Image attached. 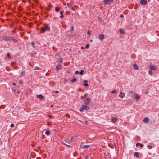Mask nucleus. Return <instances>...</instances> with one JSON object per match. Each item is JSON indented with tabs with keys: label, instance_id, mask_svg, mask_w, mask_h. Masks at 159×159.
<instances>
[{
	"label": "nucleus",
	"instance_id": "obj_49",
	"mask_svg": "<svg viewBox=\"0 0 159 159\" xmlns=\"http://www.w3.org/2000/svg\"><path fill=\"white\" fill-rule=\"evenodd\" d=\"M55 92H56V93H59V91H55Z\"/></svg>",
	"mask_w": 159,
	"mask_h": 159
},
{
	"label": "nucleus",
	"instance_id": "obj_32",
	"mask_svg": "<svg viewBox=\"0 0 159 159\" xmlns=\"http://www.w3.org/2000/svg\"><path fill=\"white\" fill-rule=\"evenodd\" d=\"M7 57L9 58H10V54L9 53H8L7 54Z\"/></svg>",
	"mask_w": 159,
	"mask_h": 159
},
{
	"label": "nucleus",
	"instance_id": "obj_40",
	"mask_svg": "<svg viewBox=\"0 0 159 159\" xmlns=\"http://www.w3.org/2000/svg\"><path fill=\"white\" fill-rule=\"evenodd\" d=\"M9 38H10V39H11L13 40L15 39L14 38H13V37H10Z\"/></svg>",
	"mask_w": 159,
	"mask_h": 159
},
{
	"label": "nucleus",
	"instance_id": "obj_50",
	"mask_svg": "<svg viewBox=\"0 0 159 159\" xmlns=\"http://www.w3.org/2000/svg\"><path fill=\"white\" fill-rule=\"evenodd\" d=\"M34 42H32L31 43V44L32 45H34Z\"/></svg>",
	"mask_w": 159,
	"mask_h": 159
},
{
	"label": "nucleus",
	"instance_id": "obj_10",
	"mask_svg": "<svg viewBox=\"0 0 159 159\" xmlns=\"http://www.w3.org/2000/svg\"><path fill=\"white\" fill-rule=\"evenodd\" d=\"M125 94L124 93L121 91L120 92L119 96L121 98H124L125 96Z\"/></svg>",
	"mask_w": 159,
	"mask_h": 159
},
{
	"label": "nucleus",
	"instance_id": "obj_33",
	"mask_svg": "<svg viewBox=\"0 0 159 159\" xmlns=\"http://www.w3.org/2000/svg\"><path fill=\"white\" fill-rule=\"evenodd\" d=\"M116 90H113L111 92V93H115L116 92Z\"/></svg>",
	"mask_w": 159,
	"mask_h": 159
},
{
	"label": "nucleus",
	"instance_id": "obj_48",
	"mask_svg": "<svg viewBox=\"0 0 159 159\" xmlns=\"http://www.w3.org/2000/svg\"><path fill=\"white\" fill-rule=\"evenodd\" d=\"M13 85L15 86L16 85V84L15 83H13L12 84Z\"/></svg>",
	"mask_w": 159,
	"mask_h": 159
},
{
	"label": "nucleus",
	"instance_id": "obj_28",
	"mask_svg": "<svg viewBox=\"0 0 159 159\" xmlns=\"http://www.w3.org/2000/svg\"><path fill=\"white\" fill-rule=\"evenodd\" d=\"M55 10L56 12H58L59 11V9L58 7H57L55 8Z\"/></svg>",
	"mask_w": 159,
	"mask_h": 159
},
{
	"label": "nucleus",
	"instance_id": "obj_51",
	"mask_svg": "<svg viewBox=\"0 0 159 159\" xmlns=\"http://www.w3.org/2000/svg\"><path fill=\"white\" fill-rule=\"evenodd\" d=\"M87 80H84V83H87Z\"/></svg>",
	"mask_w": 159,
	"mask_h": 159
},
{
	"label": "nucleus",
	"instance_id": "obj_15",
	"mask_svg": "<svg viewBox=\"0 0 159 159\" xmlns=\"http://www.w3.org/2000/svg\"><path fill=\"white\" fill-rule=\"evenodd\" d=\"M129 93H131L132 95V97H133L135 95V94H136V93H135L134 92L132 91H129Z\"/></svg>",
	"mask_w": 159,
	"mask_h": 159
},
{
	"label": "nucleus",
	"instance_id": "obj_18",
	"mask_svg": "<svg viewBox=\"0 0 159 159\" xmlns=\"http://www.w3.org/2000/svg\"><path fill=\"white\" fill-rule=\"evenodd\" d=\"M133 67L134 68V69H138V68L137 65L136 64H134L133 65Z\"/></svg>",
	"mask_w": 159,
	"mask_h": 159
},
{
	"label": "nucleus",
	"instance_id": "obj_52",
	"mask_svg": "<svg viewBox=\"0 0 159 159\" xmlns=\"http://www.w3.org/2000/svg\"><path fill=\"white\" fill-rule=\"evenodd\" d=\"M69 13H70L69 12H66V14H69Z\"/></svg>",
	"mask_w": 159,
	"mask_h": 159
},
{
	"label": "nucleus",
	"instance_id": "obj_64",
	"mask_svg": "<svg viewBox=\"0 0 159 159\" xmlns=\"http://www.w3.org/2000/svg\"><path fill=\"white\" fill-rule=\"evenodd\" d=\"M29 158H30V159H31L30 157Z\"/></svg>",
	"mask_w": 159,
	"mask_h": 159
},
{
	"label": "nucleus",
	"instance_id": "obj_26",
	"mask_svg": "<svg viewBox=\"0 0 159 159\" xmlns=\"http://www.w3.org/2000/svg\"><path fill=\"white\" fill-rule=\"evenodd\" d=\"M25 75V71H22L21 73V76H23Z\"/></svg>",
	"mask_w": 159,
	"mask_h": 159
},
{
	"label": "nucleus",
	"instance_id": "obj_47",
	"mask_svg": "<svg viewBox=\"0 0 159 159\" xmlns=\"http://www.w3.org/2000/svg\"><path fill=\"white\" fill-rule=\"evenodd\" d=\"M139 144V143H137L136 144V146H137Z\"/></svg>",
	"mask_w": 159,
	"mask_h": 159
},
{
	"label": "nucleus",
	"instance_id": "obj_17",
	"mask_svg": "<svg viewBox=\"0 0 159 159\" xmlns=\"http://www.w3.org/2000/svg\"><path fill=\"white\" fill-rule=\"evenodd\" d=\"M77 135H73V136H72L71 137V139H70V140H71V141H72L75 139V138H76V137H77Z\"/></svg>",
	"mask_w": 159,
	"mask_h": 159
},
{
	"label": "nucleus",
	"instance_id": "obj_38",
	"mask_svg": "<svg viewBox=\"0 0 159 159\" xmlns=\"http://www.w3.org/2000/svg\"><path fill=\"white\" fill-rule=\"evenodd\" d=\"M148 148L149 149H151L152 148V147L151 146L149 145L148 146Z\"/></svg>",
	"mask_w": 159,
	"mask_h": 159
},
{
	"label": "nucleus",
	"instance_id": "obj_56",
	"mask_svg": "<svg viewBox=\"0 0 159 159\" xmlns=\"http://www.w3.org/2000/svg\"><path fill=\"white\" fill-rule=\"evenodd\" d=\"M49 117H50V118H52V116L50 115V116H49Z\"/></svg>",
	"mask_w": 159,
	"mask_h": 159
},
{
	"label": "nucleus",
	"instance_id": "obj_55",
	"mask_svg": "<svg viewBox=\"0 0 159 159\" xmlns=\"http://www.w3.org/2000/svg\"><path fill=\"white\" fill-rule=\"evenodd\" d=\"M19 83H22V80H20L19 82Z\"/></svg>",
	"mask_w": 159,
	"mask_h": 159
},
{
	"label": "nucleus",
	"instance_id": "obj_42",
	"mask_svg": "<svg viewBox=\"0 0 159 159\" xmlns=\"http://www.w3.org/2000/svg\"><path fill=\"white\" fill-rule=\"evenodd\" d=\"M79 73V72L78 71H75V73L76 74H78Z\"/></svg>",
	"mask_w": 159,
	"mask_h": 159
},
{
	"label": "nucleus",
	"instance_id": "obj_53",
	"mask_svg": "<svg viewBox=\"0 0 159 159\" xmlns=\"http://www.w3.org/2000/svg\"><path fill=\"white\" fill-rule=\"evenodd\" d=\"M73 27L72 26V28L71 29V31H73Z\"/></svg>",
	"mask_w": 159,
	"mask_h": 159
},
{
	"label": "nucleus",
	"instance_id": "obj_4",
	"mask_svg": "<svg viewBox=\"0 0 159 159\" xmlns=\"http://www.w3.org/2000/svg\"><path fill=\"white\" fill-rule=\"evenodd\" d=\"M114 0H103L105 5H109Z\"/></svg>",
	"mask_w": 159,
	"mask_h": 159
},
{
	"label": "nucleus",
	"instance_id": "obj_5",
	"mask_svg": "<svg viewBox=\"0 0 159 159\" xmlns=\"http://www.w3.org/2000/svg\"><path fill=\"white\" fill-rule=\"evenodd\" d=\"M118 120L116 117H113L111 118V121L114 124L116 123Z\"/></svg>",
	"mask_w": 159,
	"mask_h": 159
},
{
	"label": "nucleus",
	"instance_id": "obj_34",
	"mask_svg": "<svg viewBox=\"0 0 159 159\" xmlns=\"http://www.w3.org/2000/svg\"><path fill=\"white\" fill-rule=\"evenodd\" d=\"M89 44H87L86 45L85 48H89Z\"/></svg>",
	"mask_w": 159,
	"mask_h": 159
},
{
	"label": "nucleus",
	"instance_id": "obj_58",
	"mask_svg": "<svg viewBox=\"0 0 159 159\" xmlns=\"http://www.w3.org/2000/svg\"><path fill=\"white\" fill-rule=\"evenodd\" d=\"M53 107V106L52 105H51V106H50V107L52 108V107Z\"/></svg>",
	"mask_w": 159,
	"mask_h": 159
},
{
	"label": "nucleus",
	"instance_id": "obj_39",
	"mask_svg": "<svg viewBox=\"0 0 159 159\" xmlns=\"http://www.w3.org/2000/svg\"><path fill=\"white\" fill-rule=\"evenodd\" d=\"M64 17V16L63 15H61L60 16V17L61 18H63Z\"/></svg>",
	"mask_w": 159,
	"mask_h": 159
},
{
	"label": "nucleus",
	"instance_id": "obj_43",
	"mask_svg": "<svg viewBox=\"0 0 159 159\" xmlns=\"http://www.w3.org/2000/svg\"><path fill=\"white\" fill-rule=\"evenodd\" d=\"M120 17L121 18L123 17H124V15L123 14L120 15Z\"/></svg>",
	"mask_w": 159,
	"mask_h": 159
},
{
	"label": "nucleus",
	"instance_id": "obj_13",
	"mask_svg": "<svg viewBox=\"0 0 159 159\" xmlns=\"http://www.w3.org/2000/svg\"><path fill=\"white\" fill-rule=\"evenodd\" d=\"M134 156H136L137 158H138L139 157V154L137 152H135L134 153Z\"/></svg>",
	"mask_w": 159,
	"mask_h": 159
},
{
	"label": "nucleus",
	"instance_id": "obj_21",
	"mask_svg": "<svg viewBox=\"0 0 159 159\" xmlns=\"http://www.w3.org/2000/svg\"><path fill=\"white\" fill-rule=\"evenodd\" d=\"M77 80L76 78H74L73 79L71 80V82L72 83H74L75 82L77 81Z\"/></svg>",
	"mask_w": 159,
	"mask_h": 159
},
{
	"label": "nucleus",
	"instance_id": "obj_60",
	"mask_svg": "<svg viewBox=\"0 0 159 159\" xmlns=\"http://www.w3.org/2000/svg\"><path fill=\"white\" fill-rule=\"evenodd\" d=\"M81 48L82 49H84V47H81Z\"/></svg>",
	"mask_w": 159,
	"mask_h": 159
},
{
	"label": "nucleus",
	"instance_id": "obj_46",
	"mask_svg": "<svg viewBox=\"0 0 159 159\" xmlns=\"http://www.w3.org/2000/svg\"><path fill=\"white\" fill-rule=\"evenodd\" d=\"M139 146H140V147H142L143 146V145L141 143H139Z\"/></svg>",
	"mask_w": 159,
	"mask_h": 159
},
{
	"label": "nucleus",
	"instance_id": "obj_24",
	"mask_svg": "<svg viewBox=\"0 0 159 159\" xmlns=\"http://www.w3.org/2000/svg\"><path fill=\"white\" fill-rule=\"evenodd\" d=\"M67 6L70 9H71V8L72 7V5L71 4H70L69 3H67Z\"/></svg>",
	"mask_w": 159,
	"mask_h": 159
},
{
	"label": "nucleus",
	"instance_id": "obj_57",
	"mask_svg": "<svg viewBox=\"0 0 159 159\" xmlns=\"http://www.w3.org/2000/svg\"><path fill=\"white\" fill-rule=\"evenodd\" d=\"M85 159H88L87 156H85Z\"/></svg>",
	"mask_w": 159,
	"mask_h": 159
},
{
	"label": "nucleus",
	"instance_id": "obj_23",
	"mask_svg": "<svg viewBox=\"0 0 159 159\" xmlns=\"http://www.w3.org/2000/svg\"><path fill=\"white\" fill-rule=\"evenodd\" d=\"M45 134L47 135H49L50 134V132L49 130H47L46 131Z\"/></svg>",
	"mask_w": 159,
	"mask_h": 159
},
{
	"label": "nucleus",
	"instance_id": "obj_29",
	"mask_svg": "<svg viewBox=\"0 0 159 159\" xmlns=\"http://www.w3.org/2000/svg\"><path fill=\"white\" fill-rule=\"evenodd\" d=\"M87 96V94H85V95L84 96H81V97L83 99H84V98Z\"/></svg>",
	"mask_w": 159,
	"mask_h": 159
},
{
	"label": "nucleus",
	"instance_id": "obj_9",
	"mask_svg": "<svg viewBox=\"0 0 159 159\" xmlns=\"http://www.w3.org/2000/svg\"><path fill=\"white\" fill-rule=\"evenodd\" d=\"M133 97L136 100H138L140 98V97L137 93L136 94H135V95Z\"/></svg>",
	"mask_w": 159,
	"mask_h": 159
},
{
	"label": "nucleus",
	"instance_id": "obj_54",
	"mask_svg": "<svg viewBox=\"0 0 159 159\" xmlns=\"http://www.w3.org/2000/svg\"><path fill=\"white\" fill-rule=\"evenodd\" d=\"M71 9L73 10H74V9H73V8L72 7H71Z\"/></svg>",
	"mask_w": 159,
	"mask_h": 159
},
{
	"label": "nucleus",
	"instance_id": "obj_25",
	"mask_svg": "<svg viewBox=\"0 0 159 159\" xmlns=\"http://www.w3.org/2000/svg\"><path fill=\"white\" fill-rule=\"evenodd\" d=\"M41 69L37 67V66H36V67H35V68L34 69V70H39Z\"/></svg>",
	"mask_w": 159,
	"mask_h": 159
},
{
	"label": "nucleus",
	"instance_id": "obj_1",
	"mask_svg": "<svg viewBox=\"0 0 159 159\" xmlns=\"http://www.w3.org/2000/svg\"><path fill=\"white\" fill-rule=\"evenodd\" d=\"M65 140L66 143H63L65 145L70 147H72V146L68 144L71 145L72 144V141H71L70 139H69L68 138H66L65 139Z\"/></svg>",
	"mask_w": 159,
	"mask_h": 159
},
{
	"label": "nucleus",
	"instance_id": "obj_35",
	"mask_svg": "<svg viewBox=\"0 0 159 159\" xmlns=\"http://www.w3.org/2000/svg\"><path fill=\"white\" fill-rule=\"evenodd\" d=\"M66 116L67 117H68V118H69L70 117V116L69 115V114H66Z\"/></svg>",
	"mask_w": 159,
	"mask_h": 159
},
{
	"label": "nucleus",
	"instance_id": "obj_12",
	"mask_svg": "<svg viewBox=\"0 0 159 159\" xmlns=\"http://www.w3.org/2000/svg\"><path fill=\"white\" fill-rule=\"evenodd\" d=\"M36 97L40 99H42L43 98V96L42 95H37Z\"/></svg>",
	"mask_w": 159,
	"mask_h": 159
},
{
	"label": "nucleus",
	"instance_id": "obj_37",
	"mask_svg": "<svg viewBox=\"0 0 159 159\" xmlns=\"http://www.w3.org/2000/svg\"><path fill=\"white\" fill-rule=\"evenodd\" d=\"M14 126V124H12V123L11 124V126H10V127H11V128H12V127H13Z\"/></svg>",
	"mask_w": 159,
	"mask_h": 159
},
{
	"label": "nucleus",
	"instance_id": "obj_7",
	"mask_svg": "<svg viewBox=\"0 0 159 159\" xmlns=\"http://www.w3.org/2000/svg\"><path fill=\"white\" fill-rule=\"evenodd\" d=\"M149 68L151 70H155L157 67L153 65H150L149 66Z\"/></svg>",
	"mask_w": 159,
	"mask_h": 159
},
{
	"label": "nucleus",
	"instance_id": "obj_62",
	"mask_svg": "<svg viewBox=\"0 0 159 159\" xmlns=\"http://www.w3.org/2000/svg\"><path fill=\"white\" fill-rule=\"evenodd\" d=\"M17 93H20V92H19V91H18Z\"/></svg>",
	"mask_w": 159,
	"mask_h": 159
},
{
	"label": "nucleus",
	"instance_id": "obj_14",
	"mask_svg": "<svg viewBox=\"0 0 159 159\" xmlns=\"http://www.w3.org/2000/svg\"><path fill=\"white\" fill-rule=\"evenodd\" d=\"M143 121L144 122L148 123L149 121V119L148 117H146L144 119Z\"/></svg>",
	"mask_w": 159,
	"mask_h": 159
},
{
	"label": "nucleus",
	"instance_id": "obj_22",
	"mask_svg": "<svg viewBox=\"0 0 159 159\" xmlns=\"http://www.w3.org/2000/svg\"><path fill=\"white\" fill-rule=\"evenodd\" d=\"M119 31L121 34H125V32H124V30L121 29Z\"/></svg>",
	"mask_w": 159,
	"mask_h": 159
},
{
	"label": "nucleus",
	"instance_id": "obj_2",
	"mask_svg": "<svg viewBox=\"0 0 159 159\" xmlns=\"http://www.w3.org/2000/svg\"><path fill=\"white\" fill-rule=\"evenodd\" d=\"M50 30V28L47 26H45L44 27H43L42 28L41 32L42 33H44L45 31H49Z\"/></svg>",
	"mask_w": 159,
	"mask_h": 159
},
{
	"label": "nucleus",
	"instance_id": "obj_19",
	"mask_svg": "<svg viewBox=\"0 0 159 159\" xmlns=\"http://www.w3.org/2000/svg\"><path fill=\"white\" fill-rule=\"evenodd\" d=\"M61 65H59L57 66H56V69L57 70L59 69L61 67Z\"/></svg>",
	"mask_w": 159,
	"mask_h": 159
},
{
	"label": "nucleus",
	"instance_id": "obj_31",
	"mask_svg": "<svg viewBox=\"0 0 159 159\" xmlns=\"http://www.w3.org/2000/svg\"><path fill=\"white\" fill-rule=\"evenodd\" d=\"M87 34L89 35H90L91 34V32L89 30H88L87 32Z\"/></svg>",
	"mask_w": 159,
	"mask_h": 159
},
{
	"label": "nucleus",
	"instance_id": "obj_61",
	"mask_svg": "<svg viewBox=\"0 0 159 159\" xmlns=\"http://www.w3.org/2000/svg\"><path fill=\"white\" fill-rule=\"evenodd\" d=\"M139 136H137V139H139Z\"/></svg>",
	"mask_w": 159,
	"mask_h": 159
},
{
	"label": "nucleus",
	"instance_id": "obj_16",
	"mask_svg": "<svg viewBox=\"0 0 159 159\" xmlns=\"http://www.w3.org/2000/svg\"><path fill=\"white\" fill-rule=\"evenodd\" d=\"M129 93H131L132 95V97H133L135 95V94H136V93H135L134 92L132 91H129Z\"/></svg>",
	"mask_w": 159,
	"mask_h": 159
},
{
	"label": "nucleus",
	"instance_id": "obj_44",
	"mask_svg": "<svg viewBox=\"0 0 159 159\" xmlns=\"http://www.w3.org/2000/svg\"><path fill=\"white\" fill-rule=\"evenodd\" d=\"M48 7H49V8H51L52 7V5H49L48 6Z\"/></svg>",
	"mask_w": 159,
	"mask_h": 159
},
{
	"label": "nucleus",
	"instance_id": "obj_41",
	"mask_svg": "<svg viewBox=\"0 0 159 159\" xmlns=\"http://www.w3.org/2000/svg\"><path fill=\"white\" fill-rule=\"evenodd\" d=\"M5 40H10L9 37L7 38Z\"/></svg>",
	"mask_w": 159,
	"mask_h": 159
},
{
	"label": "nucleus",
	"instance_id": "obj_27",
	"mask_svg": "<svg viewBox=\"0 0 159 159\" xmlns=\"http://www.w3.org/2000/svg\"><path fill=\"white\" fill-rule=\"evenodd\" d=\"M84 72V70H81L79 73L80 75H83V72Z\"/></svg>",
	"mask_w": 159,
	"mask_h": 159
},
{
	"label": "nucleus",
	"instance_id": "obj_11",
	"mask_svg": "<svg viewBox=\"0 0 159 159\" xmlns=\"http://www.w3.org/2000/svg\"><path fill=\"white\" fill-rule=\"evenodd\" d=\"M89 145H84L83 146H81V148L83 149L88 148H89Z\"/></svg>",
	"mask_w": 159,
	"mask_h": 159
},
{
	"label": "nucleus",
	"instance_id": "obj_8",
	"mask_svg": "<svg viewBox=\"0 0 159 159\" xmlns=\"http://www.w3.org/2000/svg\"><path fill=\"white\" fill-rule=\"evenodd\" d=\"M90 99L89 98H87L85 100L84 103L85 105L89 104L90 102Z\"/></svg>",
	"mask_w": 159,
	"mask_h": 159
},
{
	"label": "nucleus",
	"instance_id": "obj_30",
	"mask_svg": "<svg viewBox=\"0 0 159 159\" xmlns=\"http://www.w3.org/2000/svg\"><path fill=\"white\" fill-rule=\"evenodd\" d=\"M148 73L150 75H152V71L151 70H150L149 71Z\"/></svg>",
	"mask_w": 159,
	"mask_h": 159
},
{
	"label": "nucleus",
	"instance_id": "obj_59",
	"mask_svg": "<svg viewBox=\"0 0 159 159\" xmlns=\"http://www.w3.org/2000/svg\"><path fill=\"white\" fill-rule=\"evenodd\" d=\"M85 122L86 124H87L88 123V121H85Z\"/></svg>",
	"mask_w": 159,
	"mask_h": 159
},
{
	"label": "nucleus",
	"instance_id": "obj_36",
	"mask_svg": "<svg viewBox=\"0 0 159 159\" xmlns=\"http://www.w3.org/2000/svg\"><path fill=\"white\" fill-rule=\"evenodd\" d=\"M64 12V11H62L60 12V14L61 15H63V13Z\"/></svg>",
	"mask_w": 159,
	"mask_h": 159
},
{
	"label": "nucleus",
	"instance_id": "obj_6",
	"mask_svg": "<svg viewBox=\"0 0 159 159\" xmlns=\"http://www.w3.org/2000/svg\"><path fill=\"white\" fill-rule=\"evenodd\" d=\"M148 2L146 0H141L140 3L141 5H145L147 4Z\"/></svg>",
	"mask_w": 159,
	"mask_h": 159
},
{
	"label": "nucleus",
	"instance_id": "obj_20",
	"mask_svg": "<svg viewBox=\"0 0 159 159\" xmlns=\"http://www.w3.org/2000/svg\"><path fill=\"white\" fill-rule=\"evenodd\" d=\"M104 37V35L103 34H100V40H102Z\"/></svg>",
	"mask_w": 159,
	"mask_h": 159
},
{
	"label": "nucleus",
	"instance_id": "obj_63",
	"mask_svg": "<svg viewBox=\"0 0 159 159\" xmlns=\"http://www.w3.org/2000/svg\"><path fill=\"white\" fill-rule=\"evenodd\" d=\"M90 41H91V42H92V40H90Z\"/></svg>",
	"mask_w": 159,
	"mask_h": 159
},
{
	"label": "nucleus",
	"instance_id": "obj_3",
	"mask_svg": "<svg viewBox=\"0 0 159 159\" xmlns=\"http://www.w3.org/2000/svg\"><path fill=\"white\" fill-rule=\"evenodd\" d=\"M89 109V107L88 106L86 105H83L80 109V111H83L84 110H88Z\"/></svg>",
	"mask_w": 159,
	"mask_h": 159
},
{
	"label": "nucleus",
	"instance_id": "obj_45",
	"mask_svg": "<svg viewBox=\"0 0 159 159\" xmlns=\"http://www.w3.org/2000/svg\"><path fill=\"white\" fill-rule=\"evenodd\" d=\"M84 86H88V84H84Z\"/></svg>",
	"mask_w": 159,
	"mask_h": 159
}]
</instances>
